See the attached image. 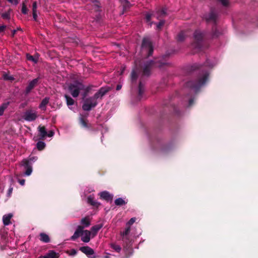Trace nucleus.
Instances as JSON below:
<instances>
[{
    "instance_id": "nucleus-1",
    "label": "nucleus",
    "mask_w": 258,
    "mask_h": 258,
    "mask_svg": "<svg viewBox=\"0 0 258 258\" xmlns=\"http://www.w3.org/2000/svg\"><path fill=\"white\" fill-rule=\"evenodd\" d=\"M110 90L109 87H102L92 97L86 99L82 106V108L85 111H90L97 104V99L102 98Z\"/></svg>"
},
{
    "instance_id": "nucleus-2",
    "label": "nucleus",
    "mask_w": 258,
    "mask_h": 258,
    "mask_svg": "<svg viewBox=\"0 0 258 258\" xmlns=\"http://www.w3.org/2000/svg\"><path fill=\"white\" fill-rule=\"evenodd\" d=\"M209 74L207 71L202 72L197 82L189 81L186 86L189 87L194 92H197L199 89L203 86L208 80Z\"/></svg>"
},
{
    "instance_id": "nucleus-3",
    "label": "nucleus",
    "mask_w": 258,
    "mask_h": 258,
    "mask_svg": "<svg viewBox=\"0 0 258 258\" xmlns=\"http://www.w3.org/2000/svg\"><path fill=\"white\" fill-rule=\"evenodd\" d=\"M165 61L160 62V60L154 61L153 60L144 62L143 66V74L145 76H149L150 75L151 70L155 67L161 68L162 66L167 64Z\"/></svg>"
},
{
    "instance_id": "nucleus-4",
    "label": "nucleus",
    "mask_w": 258,
    "mask_h": 258,
    "mask_svg": "<svg viewBox=\"0 0 258 258\" xmlns=\"http://www.w3.org/2000/svg\"><path fill=\"white\" fill-rule=\"evenodd\" d=\"M153 52V46L148 38H145L143 40L141 47L142 54L146 56H149L152 54Z\"/></svg>"
},
{
    "instance_id": "nucleus-5",
    "label": "nucleus",
    "mask_w": 258,
    "mask_h": 258,
    "mask_svg": "<svg viewBox=\"0 0 258 258\" xmlns=\"http://www.w3.org/2000/svg\"><path fill=\"white\" fill-rule=\"evenodd\" d=\"M69 90L74 97H77L80 91L85 90V87L82 83L76 82L69 86Z\"/></svg>"
},
{
    "instance_id": "nucleus-6",
    "label": "nucleus",
    "mask_w": 258,
    "mask_h": 258,
    "mask_svg": "<svg viewBox=\"0 0 258 258\" xmlns=\"http://www.w3.org/2000/svg\"><path fill=\"white\" fill-rule=\"evenodd\" d=\"M37 160V157H33L30 158L29 159H24L21 162V165L26 169L24 175L29 176L32 172V167L30 162H35Z\"/></svg>"
},
{
    "instance_id": "nucleus-7",
    "label": "nucleus",
    "mask_w": 258,
    "mask_h": 258,
    "mask_svg": "<svg viewBox=\"0 0 258 258\" xmlns=\"http://www.w3.org/2000/svg\"><path fill=\"white\" fill-rule=\"evenodd\" d=\"M203 33L200 30H196L194 34L195 42L192 44V47L195 49H199L202 46V41L203 38Z\"/></svg>"
},
{
    "instance_id": "nucleus-8",
    "label": "nucleus",
    "mask_w": 258,
    "mask_h": 258,
    "mask_svg": "<svg viewBox=\"0 0 258 258\" xmlns=\"http://www.w3.org/2000/svg\"><path fill=\"white\" fill-rule=\"evenodd\" d=\"M37 117V112L32 110H29L25 111L23 115V118L28 121H32Z\"/></svg>"
},
{
    "instance_id": "nucleus-9",
    "label": "nucleus",
    "mask_w": 258,
    "mask_h": 258,
    "mask_svg": "<svg viewBox=\"0 0 258 258\" xmlns=\"http://www.w3.org/2000/svg\"><path fill=\"white\" fill-rule=\"evenodd\" d=\"M83 227H82L81 231V240L84 242H89L90 240L91 237H92L91 232L89 230H84Z\"/></svg>"
},
{
    "instance_id": "nucleus-10",
    "label": "nucleus",
    "mask_w": 258,
    "mask_h": 258,
    "mask_svg": "<svg viewBox=\"0 0 258 258\" xmlns=\"http://www.w3.org/2000/svg\"><path fill=\"white\" fill-rule=\"evenodd\" d=\"M80 250L89 257L94 258L95 256H92L94 254V251L93 249L89 246H83L80 248Z\"/></svg>"
},
{
    "instance_id": "nucleus-11",
    "label": "nucleus",
    "mask_w": 258,
    "mask_h": 258,
    "mask_svg": "<svg viewBox=\"0 0 258 258\" xmlns=\"http://www.w3.org/2000/svg\"><path fill=\"white\" fill-rule=\"evenodd\" d=\"M59 254L54 250H50L44 255H41L39 258H58Z\"/></svg>"
},
{
    "instance_id": "nucleus-12",
    "label": "nucleus",
    "mask_w": 258,
    "mask_h": 258,
    "mask_svg": "<svg viewBox=\"0 0 258 258\" xmlns=\"http://www.w3.org/2000/svg\"><path fill=\"white\" fill-rule=\"evenodd\" d=\"M100 198L107 201H112L113 196L110 194L108 191H104L99 193Z\"/></svg>"
},
{
    "instance_id": "nucleus-13",
    "label": "nucleus",
    "mask_w": 258,
    "mask_h": 258,
    "mask_svg": "<svg viewBox=\"0 0 258 258\" xmlns=\"http://www.w3.org/2000/svg\"><path fill=\"white\" fill-rule=\"evenodd\" d=\"M103 224H97L92 227L91 231L92 238L95 237L100 229L103 227Z\"/></svg>"
},
{
    "instance_id": "nucleus-14",
    "label": "nucleus",
    "mask_w": 258,
    "mask_h": 258,
    "mask_svg": "<svg viewBox=\"0 0 258 258\" xmlns=\"http://www.w3.org/2000/svg\"><path fill=\"white\" fill-rule=\"evenodd\" d=\"M38 82V79H33L28 84V86L26 89V93H29L31 90L35 87Z\"/></svg>"
},
{
    "instance_id": "nucleus-15",
    "label": "nucleus",
    "mask_w": 258,
    "mask_h": 258,
    "mask_svg": "<svg viewBox=\"0 0 258 258\" xmlns=\"http://www.w3.org/2000/svg\"><path fill=\"white\" fill-rule=\"evenodd\" d=\"M217 18V14L214 12L212 11L207 16H206L205 19L207 21L215 22Z\"/></svg>"
},
{
    "instance_id": "nucleus-16",
    "label": "nucleus",
    "mask_w": 258,
    "mask_h": 258,
    "mask_svg": "<svg viewBox=\"0 0 258 258\" xmlns=\"http://www.w3.org/2000/svg\"><path fill=\"white\" fill-rule=\"evenodd\" d=\"M13 217V214L9 213L4 215L3 217V222L5 225H8L10 224V220Z\"/></svg>"
},
{
    "instance_id": "nucleus-17",
    "label": "nucleus",
    "mask_w": 258,
    "mask_h": 258,
    "mask_svg": "<svg viewBox=\"0 0 258 258\" xmlns=\"http://www.w3.org/2000/svg\"><path fill=\"white\" fill-rule=\"evenodd\" d=\"M81 231H82V227L78 226L76 231L75 232L73 235L71 237V239L74 240L79 237H81Z\"/></svg>"
},
{
    "instance_id": "nucleus-18",
    "label": "nucleus",
    "mask_w": 258,
    "mask_h": 258,
    "mask_svg": "<svg viewBox=\"0 0 258 258\" xmlns=\"http://www.w3.org/2000/svg\"><path fill=\"white\" fill-rule=\"evenodd\" d=\"M121 236L123 241H128L129 239V227H127L124 231L121 233Z\"/></svg>"
},
{
    "instance_id": "nucleus-19",
    "label": "nucleus",
    "mask_w": 258,
    "mask_h": 258,
    "mask_svg": "<svg viewBox=\"0 0 258 258\" xmlns=\"http://www.w3.org/2000/svg\"><path fill=\"white\" fill-rule=\"evenodd\" d=\"M49 102V98L45 97L44 99L42 100L40 104L39 105V108L42 110H45L46 109V107L47 104Z\"/></svg>"
},
{
    "instance_id": "nucleus-20",
    "label": "nucleus",
    "mask_w": 258,
    "mask_h": 258,
    "mask_svg": "<svg viewBox=\"0 0 258 258\" xmlns=\"http://www.w3.org/2000/svg\"><path fill=\"white\" fill-rule=\"evenodd\" d=\"M88 203L96 207H98L100 205V203L95 201L94 198L91 196L88 198Z\"/></svg>"
},
{
    "instance_id": "nucleus-21",
    "label": "nucleus",
    "mask_w": 258,
    "mask_h": 258,
    "mask_svg": "<svg viewBox=\"0 0 258 258\" xmlns=\"http://www.w3.org/2000/svg\"><path fill=\"white\" fill-rule=\"evenodd\" d=\"M40 240L45 243H48L50 241L49 236L45 233H41L40 234Z\"/></svg>"
},
{
    "instance_id": "nucleus-22",
    "label": "nucleus",
    "mask_w": 258,
    "mask_h": 258,
    "mask_svg": "<svg viewBox=\"0 0 258 258\" xmlns=\"http://www.w3.org/2000/svg\"><path fill=\"white\" fill-rule=\"evenodd\" d=\"M38 131L41 138H44L47 135V132L44 126H39Z\"/></svg>"
},
{
    "instance_id": "nucleus-23",
    "label": "nucleus",
    "mask_w": 258,
    "mask_h": 258,
    "mask_svg": "<svg viewBox=\"0 0 258 258\" xmlns=\"http://www.w3.org/2000/svg\"><path fill=\"white\" fill-rule=\"evenodd\" d=\"M64 97L66 99L68 106L69 107L70 109H72L71 106L73 105L74 104V100L71 97H69L67 95H65Z\"/></svg>"
},
{
    "instance_id": "nucleus-24",
    "label": "nucleus",
    "mask_w": 258,
    "mask_h": 258,
    "mask_svg": "<svg viewBox=\"0 0 258 258\" xmlns=\"http://www.w3.org/2000/svg\"><path fill=\"white\" fill-rule=\"evenodd\" d=\"M26 56H27V59L28 60L31 61L35 63H37L38 61V56H34L31 55L29 54H27Z\"/></svg>"
},
{
    "instance_id": "nucleus-25",
    "label": "nucleus",
    "mask_w": 258,
    "mask_h": 258,
    "mask_svg": "<svg viewBox=\"0 0 258 258\" xmlns=\"http://www.w3.org/2000/svg\"><path fill=\"white\" fill-rule=\"evenodd\" d=\"M81 224L84 225V227L89 226L90 224V221L88 218H84L81 220Z\"/></svg>"
},
{
    "instance_id": "nucleus-26",
    "label": "nucleus",
    "mask_w": 258,
    "mask_h": 258,
    "mask_svg": "<svg viewBox=\"0 0 258 258\" xmlns=\"http://www.w3.org/2000/svg\"><path fill=\"white\" fill-rule=\"evenodd\" d=\"M115 204L117 206H122L126 203L125 201L121 198H117L115 200Z\"/></svg>"
},
{
    "instance_id": "nucleus-27",
    "label": "nucleus",
    "mask_w": 258,
    "mask_h": 258,
    "mask_svg": "<svg viewBox=\"0 0 258 258\" xmlns=\"http://www.w3.org/2000/svg\"><path fill=\"white\" fill-rule=\"evenodd\" d=\"M144 91V88L142 84V83L140 82L139 86V99H140L142 97V95Z\"/></svg>"
},
{
    "instance_id": "nucleus-28",
    "label": "nucleus",
    "mask_w": 258,
    "mask_h": 258,
    "mask_svg": "<svg viewBox=\"0 0 258 258\" xmlns=\"http://www.w3.org/2000/svg\"><path fill=\"white\" fill-rule=\"evenodd\" d=\"M185 38V34L184 32H180L177 36V40L179 41H182Z\"/></svg>"
},
{
    "instance_id": "nucleus-29",
    "label": "nucleus",
    "mask_w": 258,
    "mask_h": 258,
    "mask_svg": "<svg viewBox=\"0 0 258 258\" xmlns=\"http://www.w3.org/2000/svg\"><path fill=\"white\" fill-rule=\"evenodd\" d=\"M45 146V144L43 142L39 141L37 143V147L38 149V150H43Z\"/></svg>"
},
{
    "instance_id": "nucleus-30",
    "label": "nucleus",
    "mask_w": 258,
    "mask_h": 258,
    "mask_svg": "<svg viewBox=\"0 0 258 258\" xmlns=\"http://www.w3.org/2000/svg\"><path fill=\"white\" fill-rule=\"evenodd\" d=\"M111 247L112 248H113L114 250H115L117 252H119L121 250V247L119 245L112 243L111 244Z\"/></svg>"
},
{
    "instance_id": "nucleus-31",
    "label": "nucleus",
    "mask_w": 258,
    "mask_h": 258,
    "mask_svg": "<svg viewBox=\"0 0 258 258\" xmlns=\"http://www.w3.org/2000/svg\"><path fill=\"white\" fill-rule=\"evenodd\" d=\"M8 103H4L1 106H0V115H2L5 109L7 107Z\"/></svg>"
},
{
    "instance_id": "nucleus-32",
    "label": "nucleus",
    "mask_w": 258,
    "mask_h": 258,
    "mask_svg": "<svg viewBox=\"0 0 258 258\" xmlns=\"http://www.w3.org/2000/svg\"><path fill=\"white\" fill-rule=\"evenodd\" d=\"M164 23H165L164 20H160L159 23H156V29H161V28L164 25Z\"/></svg>"
},
{
    "instance_id": "nucleus-33",
    "label": "nucleus",
    "mask_w": 258,
    "mask_h": 258,
    "mask_svg": "<svg viewBox=\"0 0 258 258\" xmlns=\"http://www.w3.org/2000/svg\"><path fill=\"white\" fill-rule=\"evenodd\" d=\"M137 73H138L137 71H136L135 70H133L132 73V79L133 81H134L136 79V78L138 75Z\"/></svg>"
},
{
    "instance_id": "nucleus-34",
    "label": "nucleus",
    "mask_w": 258,
    "mask_h": 258,
    "mask_svg": "<svg viewBox=\"0 0 258 258\" xmlns=\"http://www.w3.org/2000/svg\"><path fill=\"white\" fill-rule=\"evenodd\" d=\"M159 16L156 17L157 19H159V17H163L164 16H165L166 14V10L165 9H162L159 12Z\"/></svg>"
},
{
    "instance_id": "nucleus-35",
    "label": "nucleus",
    "mask_w": 258,
    "mask_h": 258,
    "mask_svg": "<svg viewBox=\"0 0 258 258\" xmlns=\"http://www.w3.org/2000/svg\"><path fill=\"white\" fill-rule=\"evenodd\" d=\"M80 123L81 124V125L83 127H87V123L85 122V121L84 120V119L83 118V117L82 116H80Z\"/></svg>"
},
{
    "instance_id": "nucleus-36",
    "label": "nucleus",
    "mask_w": 258,
    "mask_h": 258,
    "mask_svg": "<svg viewBox=\"0 0 258 258\" xmlns=\"http://www.w3.org/2000/svg\"><path fill=\"white\" fill-rule=\"evenodd\" d=\"M140 220L139 218H132L130 219V225L136 222H139Z\"/></svg>"
},
{
    "instance_id": "nucleus-37",
    "label": "nucleus",
    "mask_w": 258,
    "mask_h": 258,
    "mask_svg": "<svg viewBox=\"0 0 258 258\" xmlns=\"http://www.w3.org/2000/svg\"><path fill=\"white\" fill-rule=\"evenodd\" d=\"M152 16H155V15H152L150 14H147L146 15V17H145V18H146V20L147 21V22L148 23H149L150 21V20H151V18Z\"/></svg>"
},
{
    "instance_id": "nucleus-38",
    "label": "nucleus",
    "mask_w": 258,
    "mask_h": 258,
    "mask_svg": "<svg viewBox=\"0 0 258 258\" xmlns=\"http://www.w3.org/2000/svg\"><path fill=\"white\" fill-rule=\"evenodd\" d=\"M204 65L206 67L211 68V67H213V66H214L215 65V64L211 63L210 62V60H207L206 61V62L205 63Z\"/></svg>"
},
{
    "instance_id": "nucleus-39",
    "label": "nucleus",
    "mask_w": 258,
    "mask_h": 258,
    "mask_svg": "<svg viewBox=\"0 0 258 258\" xmlns=\"http://www.w3.org/2000/svg\"><path fill=\"white\" fill-rule=\"evenodd\" d=\"M2 17L4 19H10V13L9 12L3 13L2 15Z\"/></svg>"
},
{
    "instance_id": "nucleus-40",
    "label": "nucleus",
    "mask_w": 258,
    "mask_h": 258,
    "mask_svg": "<svg viewBox=\"0 0 258 258\" xmlns=\"http://www.w3.org/2000/svg\"><path fill=\"white\" fill-rule=\"evenodd\" d=\"M27 12H28V9L27 8L26 6L24 4H23L22 6V13H23L24 14H26L27 13Z\"/></svg>"
},
{
    "instance_id": "nucleus-41",
    "label": "nucleus",
    "mask_w": 258,
    "mask_h": 258,
    "mask_svg": "<svg viewBox=\"0 0 258 258\" xmlns=\"http://www.w3.org/2000/svg\"><path fill=\"white\" fill-rule=\"evenodd\" d=\"M223 6H227L229 5L228 0H218Z\"/></svg>"
},
{
    "instance_id": "nucleus-42",
    "label": "nucleus",
    "mask_w": 258,
    "mask_h": 258,
    "mask_svg": "<svg viewBox=\"0 0 258 258\" xmlns=\"http://www.w3.org/2000/svg\"><path fill=\"white\" fill-rule=\"evenodd\" d=\"M4 78L6 80H12L14 79L13 77L10 76L7 74L4 75Z\"/></svg>"
},
{
    "instance_id": "nucleus-43",
    "label": "nucleus",
    "mask_w": 258,
    "mask_h": 258,
    "mask_svg": "<svg viewBox=\"0 0 258 258\" xmlns=\"http://www.w3.org/2000/svg\"><path fill=\"white\" fill-rule=\"evenodd\" d=\"M32 10H33V12H36L37 11V4H36V2H34L33 3V5H32Z\"/></svg>"
},
{
    "instance_id": "nucleus-44",
    "label": "nucleus",
    "mask_w": 258,
    "mask_h": 258,
    "mask_svg": "<svg viewBox=\"0 0 258 258\" xmlns=\"http://www.w3.org/2000/svg\"><path fill=\"white\" fill-rule=\"evenodd\" d=\"M53 135H54V132L52 131H50L48 132V133H47L46 136H48L49 137H52L53 136Z\"/></svg>"
},
{
    "instance_id": "nucleus-45",
    "label": "nucleus",
    "mask_w": 258,
    "mask_h": 258,
    "mask_svg": "<svg viewBox=\"0 0 258 258\" xmlns=\"http://www.w3.org/2000/svg\"><path fill=\"white\" fill-rule=\"evenodd\" d=\"M77 254V251L75 249H72L69 252L70 255H75Z\"/></svg>"
},
{
    "instance_id": "nucleus-46",
    "label": "nucleus",
    "mask_w": 258,
    "mask_h": 258,
    "mask_svg": "<svg viewBox=\"0 0 258 258\" xmlns=\"http://www.w3.org/2000/svg\"><path fill=\"white\" fill-rule=\"evenodd\" d=\"M9 3H11V4H14V5H17L18 4V2L17 0H7Z\"/></svg>"
},
{
    "instance_id": "nucleus-47",
    "label": "nucleus",
    "mask_w": 258,
    "mask_h": 258,
    "mask_svg": "<svg viewBox=\"0 0 258 258\" xmlns=\"http://www.w3.org/2000/svg\"><path fill=\"white\" fill-rule=\"evenodd\" d=\"M33 17L35 21L37 20V15L36 12H33Z\"/></svg>"
},
{
    "instance_id": "nucleus-48",
    "label": "nucleus",
    "mask_w": 258,
    "mask_h": 258,
    "mask_svg": "<svg viewBox=\"0 0 258 258\" xmlns=\"http://www.w3.org/2000/svg\"><path fill=\"white\" fill-rule=\"evenodd\" d=\"M6 27V26L5 25L0 26V33L3 32L5 30Z\"/></svg>"
},
{
    "instance_id": "nucleus-49",
    "label": "nucleus",
    "mask_w": 258,
    "mask_h": 258,
    "mask_svg": "<svg viewBox=\"0 0 258 258\" xmlns=\"http://www.w3.org/2000/svg\"><path fill=\"white\" fill-rule=\"evenodd\" d=\"M18 181L21 185H24L25 184V180L24 179H20Z\"/></svg>"
},
{
    "instance_id": "nucleus-50",
    "label": "nucleus",
    "mask_w": 258,
    "mask_h": 258,
    "mask_svg": "<svg viewBox=\"0 0 258 258\" xmlns=\"http://www.w3.org/2000/svg\"><path fill=\"white\" fill-rule=\"evenodd\" d=\"M193 102H194V99L193 98H190L189 100V102H188V106H190L192 105V104H193Z\"/></svg>"
},
{
    "instance_id": "nucleus-51",
    "label": "nucleus",
    "mask_w": 258,
    "mask_h": 258,
    "mask_svg": "<svg viewBox=\"0 0 258 258\" xmlns=\"http://www.w3.org/2000/svg\"><path fill=\"white\" fill-rule=\"evenodd\" d=\"M12 191H13V187H10L9 190H8V194L9 195V196H10L12 192Z\"/></svg>"
},
{
    "instance_id": "nucleus-52",
    "label": "nucleus",
    "mask_w": 258,
    "mask_h": 258,
    "mask_svg": "<svg viewBox=\"0 0 258 258\" xmlns=\"http://www.w3.org/2000/svg\"><path fill=\"white\" fill-rule=\"evenodd\" d=\"M122 86L121 85H118L116 87V90H119L121 88Z\"/></svg>"
},
{
    "instance_id": "nucleus-53",
    "label": "nucleus",
    "mask_w": 258,
    "mask_h": 258,
    "mask_svg": "<svg viewBox=\"0 0 258 258\" xmlns=\"http://www.w3.org/2000/svg\"><path fill=\"white\" fill-rule=\"evenodd\" d=\"M141 233V231H139V232L137 234V236H139V235H140ZM134 236H136V235H134Z\"/></svg>"
},
{
    "instance_id": "nucleus-54",
    "label": "nucleus",
    "mask_w": 258,
    "mask_h": 258,
    "mask_svg": "<svg viewBox=\"0 0 258 258\" xmlns=\"http://www.w3.org/2000/svg\"><path fill=\"white\" fill-rule=\"evenodd\" d=\"M152 24H153V23H152H152H150V26H151Z\"/></svg>"
}]
</instances>
